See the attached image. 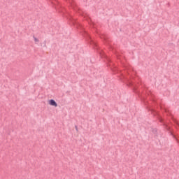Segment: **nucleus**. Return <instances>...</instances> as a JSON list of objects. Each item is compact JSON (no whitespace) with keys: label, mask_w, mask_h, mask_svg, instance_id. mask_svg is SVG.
I'll return each instance as SVG.
<instances>
[{"label":"nucleus","mask_w":179,"mask_h":179,"mask_svg":"<svg viewBox=\"0 0 179 179\" xmlns=\"http://www.w3.org/2000/svg\"><path fill=\"white\" fill-rule=\"evenodd\" d=\"M48 104H50V106H52V107H58V104L57 103V102L54 99L49 100L48 101Z\"/></svg>","instance_id":"nucleus-1"},{"label":"nucleus","mask_w":179,"mask_h":179,"mask_svg":"<svg viewBox=\"0 0 179 179\" xmlns=\"http://www.w3.org/2000/svg\"><path fill=\"white\" fill-rule=\"evenodd\" d=\"M34 41H35V44H37L40 42V40L36 36H34Z\"/></svg>","instance_id":"nucleus-2"}]
</instances>
